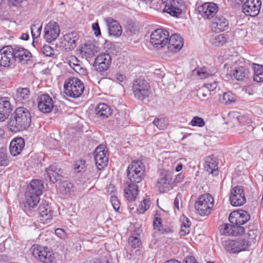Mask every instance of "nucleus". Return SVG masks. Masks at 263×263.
Returning <instances> with one entry per match:
<instances>
[{"instance_id":"f257e3e1","label":"nucleus","mask_w":263,"mask_h":263,"mask_svg":"<svg viewBox=\"0 0 263 263\" xmlns=\"http://www.w3.org/2000/svg\"><path fill=\"white\" fill-rule=\"evenodd\" d=\"M31 117L29 111L24 107L17 108L8 122L11 132L16 133L26 129L30 124Z\"/></svg>"},{"instance_id":"f03ea898","label":"nucleus","mask_w":263,"mask_h":263,"mask_svg":"<svg viewBox=\"0 0 263 263\" xmlns=\"http://www.w3.org/2000/svg\"><path fill=\"white\" fill-rule=\"evenodd\" d=\"M64 92L71 98H78L83 92L84 85L78 78L71 77L67 79L64 83Z\"/></svg>"},{"instance_id":"7ed1b4c3","label":"nucleus","mask_w":263,"mask_h":263,"mask_svg":"<svg viewBox=\"0 0 263 263\" xmlns=\"http://www.w3.org/2000/svg\"><path fill=\"white\" fill-rule=\"evenodd\" d=\"M144 173L145 166L139 160L132 161L127 168V177L132 183L140 182L144 179Z\"/></svg>"},{"instance_id":"20e7f679","label":"nucleus","mask_w":263,"mask_h":263,"mask_svg":"<svg viewBox=\"0 0 263 263\" xmlns=\"http://www.w3.org/2000/svg\"><path fill=\"white\" fill-rule=\"evenodd\" d=\"M132 90L135 98L140 101L148 98L151 93L149 83L144 79L141 78L134 80Z\"/></svg>"},{"instance_id":"39448f33","label":"nucleus","mask_w":263,"mask_h":263,"mask_svg":"<svg viewBox=\"0 0 263 263\" xmlns=\"http://www.w3.org/2000/svg\"><path fill=\"white\" fill-rule=\"evenodd\" d=\"M33 257L43 263H52L54 254L48 248L40 245H33L31 248Z\"/></svg>"},{"instance_id":"423d86ee","label":"nucleus","mask_w":263,"mask_h":263,"mask_svg":"<svg viewBox=\"0 0 263 263\" xmlns=\"http://www.w3.org/2000/svg\"><path fill=\"white\" fill-rule=\"evenodd\" d=\"M213 206L214 198L210 194L201 195L195 205L196 210L201 216L208 215Z\"/></svg>"},{"instance_id":"0eeeda50","label":"nucleus","mask_w":263,"mask_h":263,"mask_svg":"<svg viewBox=\"0 0 263 263\" xmlns=\"http://www.w3.org/2000/svg\"><path fill=\"white\" fill-rule=\"evenodd\" d=\"M111 58L109 54L101 53L96 58L93 67L94 69L102 76H106L110 66Z\"/></svg>"},{"instance_id":"6e6552de","label":"nucleus","mask_w":263,"mask_h":263,"mask_svg":"<svg viewBox=\"0 0 263 263\" xmlns=\"http://www.w3.org/2000/svg\"><path fill=\"white\" fill-rule=\"evenodd\" d=\"M169 33L163 29H157L151 34V42L158 49L163 48L168 42Z\"/></svg>"},{"instance_id":"1a4fd4ad","label":"nucleus","mask_w":263,"mask_h":263,"mask_svg":"<svg viewBox=\"0 0 263 263\" xmlns=\"http://www.w3.org/2000/svg\"><path fill=\"white\" fill-rule=\"evenodd\" d=\"M163 12H167L171 16L178 17L182 13L181 0H161Z\"/></svg>"},{"instance_id":"9d476101","label":"nucleus","mask_w":263,"mask_h":263,"mask_svg":"<svg viewBox=\"0 0 263 263\" xmlns=\"http://www.w3.org/2000/svg\"><path fill=\"white\" fill-rule=\"evenodd\" d=\"M261 5V0H247L242 6V11L246 15L255 16L259 13Z\"/></svg>"},{"instance_id":"9b49d317","label":"nucleus","mask_w":263,"mask_h":263,"mask_svg":"<svg viewBox=\"0 0 263 263\" xmlns=\"http://www.w3.org/2000/svg\"><path fill=\"white\" fill-rule=\"evenodd\" d=\"M197 11L205 19L213 18L218 11V6L213 3H205L197 8Z\"/></svg>"},{"instance_id":"f8f14e48","label":"nucleus","mask_w":263,"mask_h":263,"mask_svg":"<svg viewBox=\"0 0 263 263\" xmlns=\"http://www.w3.org/2000/svg\"><path fill=\"white\" fill-rule=\"evenodd\" d=\"M14 50L10 46L4 47L0 50V65L9 67L14 62Z\"/></svg>"},{"instance_id":"ddd939ff","label":"nucleus","mask_w":263,"mask_h":263,"mask_svg":"<svg viewBox=\"0 0 263 263\" xmlns=\"http://www.w3.org/2000/svg\"><path fill=\"white\" fill-rule=\"evenodd\" d=\"M60 30L58 24L54 22L48 23L44 28V39L48 43L55 41L59 35Z\"/></svg>"},{"instance_id":"4468645a","label":"nucleus","mask_w":263,"mask_h":263,"mask_svg":"<svg viewBox=\"0 0 263 263\" xmlns=\"http://www.w3.org/2000/svg\"><path fill=\"white\" fill-rule=\"evenodd\" d=\"M107 151L106 146L103 144L100 145L95 151V160L98 169L101 170L107 165L108 158L106 156Z\"/></svg>"},{"instance_id":"2eb2a0df","label":"nucleus","mask_w":263,"mask_h":263,"mask_svg":"<svg viewBox=\"0 0 263 263\" xmlns=\"http://www.w3.org/2000/svg\"><path fill=\"white\" fill-rule=\"evenodd\" d=\"M246 202L245 192L242 186L237 185L231 191V205L239 206Z\"/></svg>"},{"instance_id":"dca6fc26","label":"nucleus","mask_w":263,"mask_h":263,"mask_svg":"<svg viewBox=\"0 0 263 263\" xmlns=\"http://www.w3.org/2000/svg\"><path fill=\"white\" fill-rule=\"evenodd\" d=\"M37 106L39 109L44 113L50 112L53 107L52 98L47 94L40 96L38 98Z\"/></svg>"},{"instance_id":"f3484780","label":"nucleus","mask_w":263,"mask_h":263,"mask_svg":"<svg viewBox=\"0 0 263 263\" xmlns=\"http://www.w3.org/2000/svg\"><path fill=\"white\" fill-rule=\"evenodd\" d=\"M250 219V216L243 210H231V224L242 225Z\"/></svg>"},{"instance_id":"a211bd4d","label":"nucleus","mask_w":263,"mask_h":263,"mask_svg":"<svg viewBox=\"0 0 263 263\" xmlns=\"http://www.w3.org/2000/svg\"><path fill=\"white\" fill-rule=\"evenodd\" d=\"M12 110V106L10 99L2 98L0 99V121H4L8 118Z\"/></svg>"},{"instance_id":"6ab92c4d","label":"nucleus","mask_w":263,"mask_h":263,"mask_svg":"<svg viewBox=\"0 0 263 263\" xmlns=\"http://www.w3.org/2000/svg\"><path fill=\"white\" fill-rule=\"evenodd\" d=\"M167 44L168 49L171 52H176L182 48L183 39L180 35L174 34L171 36Z\"/></svg>"},{"instance_id":"aec40b11","label":"nucleus","mask_w":263,"mask_h":263,"mask_svg":"<svg viewBox=\"0 0 263 263\" xmlns=\"http://www.w3.org/2000/svg\"><path fill=\"white\" fill-rule=\"evenodd\" d=\"M229 21L223 16H216L212 21L211 27L214 31H223L229 27Z\"/></svg>"},{"instance_id":"412c9836","label":"nucleus","mask_w":263,"mask_h":263,"mask_svg":"<svg viewBox=\"0 0 263 263\" xmlns=\"http://www.w3.org/2000/svg\"><path fill=\"white\" fill-rule=\"evenodd\" d=\"M99 48L93 43H86L81 50V54L83 58L89 61L93 58L98 52Z\"/></svg>"},{"instance_id":"4be33fe9","label":"nucleus","mask_w":263,"mask_h":263,"mask_svg":"<svg viewBox=\"0 0 263 263\" xmlns=\"http://www.w3.org/2000/svg\"><path fill=\"white\" fill-rule=\"evenodd\" d=\"M172 177L168 173H165L164 176L158 179L156 188L160 193H165L171 188Z\"/></svg>"},{"instance_id":"5701e85b","label":"nucleus","mask_w":263,"mask_h":263,"mask_svg":"<svg viewBox=\"0 0 263 263\" xmlns=\"http://www.w3.org/2000/svg\"><path fill=\"white\" fill-rule=\"evenodd\" d=\"M13 56L15 61L25 63L29 60L31 57V53L24 48L17 47L13 49Z\"/></svg>"},{"instance_id":"b1692460","label":"nucleus","mask_w":263,"mask_h":263,"mask_svg":"<svg viewBox=\"0 0 263 263\" xmlns=\"http://www.w3.org/2000/svg\"><path fill=\"white\" fill-rule=\"evenodd\" d=\"M46 173L45 177H48L51 182L54 183L61 179L63 171L57 165H52L46 169Z\"/></svg>"},{"instance_id":"393cba45","label":"nucleus","mask_w":263,"mask_h":263,"mask_svg":"<svg viewBox=\"0 0 263 263\" xmlns=\"http://www.w3.org/2000/svg\"><path fill=\"white\" fill-rule=\"evenodd\" d=\"M220 233L222 235L221 241L225 250L228 252H230V236L229 224L228 223L223 224L220 226Z\"/></svg>"},{"instance_id":"a878e982","label":"nucleus","mask_w":263,"mask_h":263,"mask_svg":"<svg viewBox=\"0 0 263 263\" xmlns=\"http://www.w3.org/2000/svg\"><path fill=\"white\" fill-rule=\"evenodd\" d=\"M25 146V141L22 138L14 139L10 144L9 150L10 154L14 156L19 155Z\"/></svg>"},{"instance_id":"bb28decb","label":"nucleus","mask_w":263,"mask_h":263,"mask_svg":"<svg viewBox=\"0 0 263 263\" xmlns=\"http://www.w3.org/2000/svg\"><path fill=\"white\" fill-rule=\"evenodd\" d=\"M204 170L209 173L216 176L218 174V163L216 158L212 156L206 158Z\"/></svg>"},{"instance_id":"cd10ccee","label":"nucleus","mask_w":263,"mask_h":263,"mask_svg":"<svg viewBox=\"0 0 263 263\" xmlns=\"http://www.w3.org/2000/svg\"><path fill=\"white\" fill-rule=\"evenodd\" d=\"M111 114L110 107L105 103H100L95 109V116L96 118L104 119L108 118Z\"/></svg>"},{"instance_id":"c85d7f7f","label":"nucleus","mask_w":263,"mask_h":263,"mask_svg":"<svg viewBox=\"0 0 263 263\" xmlns=\"http://www.w3.org/2000/svg\"><path fill=\"white\" fill-rule=\"evenodd\" d=\"M39 201V196L31 194L29 192H26L24 201V208L28 210L34 208L38 204Z\"/></svg>"},{"instance_id":"c756f323","label":"nucleus","mask_w":263,"mask_h":263,"mask_svg":"<svg viewBox=\"0 0 263 263\" xmlns=\"http://www.w3.org/2000/svg\"><path fill=\"white\" fill-rule=\"evenodd\" d=\"M43 184L41 180H32L29 185L27 187V192L40 196L42 194Z\"/></svg>"},{"instance_id":"7c9ffc66","label":"nucleus","mask_w":263,"mask_h":263,"mask_svg":"<svg viewBox=\"0 0 263 263\" xmlns=\"http://www.w3.org/2000/svg\"><path fill=\"white\" fill-rule=\"evenodd\" d=\"M249 247V243L244 239L231 240V252L238 253L245 250Z\"/></svg>"},{"instance_id":"2f4dec72","label":"nucleus","mask_w":263,"mask_h":263,"mask_svg":"<svg viewBox=\"0 0 263 263\" xmlns=\"http://www.w3.org/2000/svg\"><path fill=\"white\" fill-rule=\"evenodd\" d=\"M138 194V187L136 184L130 183L127 187L124 189V196L129 201H133Z\"/></svg>"},{"instance_id":"473e14b6","label":"nucleus","mask_w":263,"mask_h":263,"mask_svg":"<svg viewBox=\"0 0 263 263\" xmlns=\"http://www.w3.org/2000/svg\"><path fill=\"white\" fill-rule=\"evenodd\" d=\"M30 97V90L27 88L19 87L16 90L15 98L17 101L24 104L28 101Z\"/></svg>"},{"instance_id":"72a5a7b5","label":"nucleus","mask_w":263,"mask_h":263,"mask_svg":"<svg viewBox=\"0 0 263 263\" xmlns=\"http://www.w3.org/2000/svg\"><path fill=\"white\" fill-rule=\"evenodd\" d=\"M108 33L111 36H119L122 33V29L119 23L115 20H108Z\"/></svg>"},{"instance_id":"f704fd0d","label":"nucleus","mask_w":263,"mask_h":263,"mask_svg":"<svg viewBox=\"0 0 263 263\" xmlns=\"http://www.w3.org/2000/svg\"><path fill=\"white\" fill-rule=\"evenodd\" d=\"M39 212L40 216L44 220H47L52 218L53 211L47 203L45 202L41 203L39 208Z\"/></svg>"},{"instance_id":"c9c22d12","label":"nucleus","mask_w":263,"mask_h":263,"mask_svg":"<svg viewBox=\"0 0 263 263\" xmlns=\"http://www.w3.org/2000/svg\"><path fill=\"white\" fill-rule=\"evenodd\" d=\"M196 72V74L200 79H205L212 76L216 73V70L214 68L210 69L207 67H203L198 69H195L194 72Z\"/></svg>"},{"instance_id":"e433bc0d","label":"nucleus","mask_w":263,"mask_h":263,"mask_svg":"<svg viewBox=\"0 0 263 263\" xmlns=\"http://www.w3.org/2000/svg\"><path fill=\"white\" fill-rule=\"evenodd\" d=\"M229 39L228 34H220L214 36L211 40V44L215 46H222Z\"/></svg>"},{"instance_id":"4c0bfd02","label":"nucleus","mask_w":263,"mask_h":263,"mask_svg":"<svg viewBox=\"0 0 263 263\" xmlns=\"http://www.w3.org/2000/svg\"><path fill=\"white\" fill-rule=\"evenodd\" d=\"M249 74L248 70L242 66L238 67L233 73V76L238 81L244 80L245 78L248 77Z\"/></svg>"},{"instance_id":"58836bf2","label":"nucleus","mask_w":263,"mask_h":263,"mask_svg":"<svg viewBox=\"0 0 263 263\" xmlns=\"http://www.w3.org/2000/svg\"><path fill=\"white\" fill-rule=\"evenodd\" d=\"M254 73L253 79L255 81L260 82L263 81V66L256 64H253Z\"/></svg>"},{"instance_id":"ea45409f","label":"nucleus","mask_w":263,"mask_h":263,"mask_svg":"<svg viewBox=\"0 0 263 263\" xmlns=\"http://www.w3.org/2000/svg\"><path fill=\"white\" fill-rule=\"evenodd\" d=\"M65 41L69 45V48L73 49L76 47V41L77 40L76 33H71L65 36Z\"/></svg>"},{"instance_id":"a19ab883","label":"nucleus","mask_w":263,"mask_h":263,"mask_svg":"<svg viewBox=\"0 0 263 263\" xmlns=\"http://www.w3.org/2000/svg\"><path fill=\"white\" fill-rule=\"evenodd\" d=\"M245 228L239 224H231V235L238 236L243 234Z\"/></svg>"},{"instance_id":"79ce46f5","label":"nucleus","mask_w":263,"mask_h":263,"mask_svg":"<svg viewBox=\"0 0 263 263\" xmlns=\"http://www.w3.org/2000/svg\"><path fill=\"white\" fill-rule=\"evenodd\" d=\"M73 187V184L69 181H63L60 185V190L64 194L69 193Z\"/></svg>"},{"instance_id":"37998d69","label":"nucleus","mask_w":263,"mask_h":263,"mask_svg":"<svg viewBox=\"0 0 263 263\" xmlns=\"http://www.w3.org/2000/svg\"><path fill=\"white\" fill-rule=\"evenodd\" d=\"M153 124L159 129L164 130L167 125V121L164 118L156 119L153 121Z\"/></svg>"},{"instance_id":"c03bdc74","label":"nucleus","mask_w":263,"mask_h":263,"mask_svg":"<svg viewBox=\"0 0 263 263\" xmlns=\"http://www.w3.org/2000/svg\"><path fill=\"white\" fill-rule=\"evenodd\" d=\"M73 168L78 173L84 172L85 170V161L83 160H79L75 161Z\"/></svg>"},{"instance_id":"a18cd8bd","label":"nucleus","mask_w":263,"mask_h":263,"mask_svg":"<svg viewBox=\"0 0 263 263\" xmlns=\"http://www.w3.org/2000/svg\"><path fill=\"white\" fill-rule=\"evenodd\" d=\"M128 243L134 249L139 247L141 244L140 238L134 236L129 237Z\"/></svg>"},{"instance_id":"49530a36","label":"nucleus","mask_w":263,"mask_h":263,"mask_svg":"<svg viewBox=\"0 0 263 263\" xmlns=\"http://www.w3.org/2000/svg\"><path fill=\"white\" fill-rule=\"evenodd\" d=\"M150 205V201L148 199H145L143 200L139 206L138 210L139 213H143L145 212L149 208Z\"/></svg>"},{"instance_id":"de8ad7c7","label":"nucleus","mask_w":263,"mask_h":263,"mask_svg":"<svg viewBox=\"0 0 263 263\" xmlns=\"http://www.w3.org/2000/svg\"><path fill=\"white\" fill-rule=\"evenodd\" d=\"M204 124L203 119L197 116L194 117L191 122V124L194 126L203 127Z\"/></svg>"},{"instance_id":"09e8293b","label":"nucleus","mask_w":263,"mask_h":263,"mask_svg":"<svg viewBox=\"0 0 263 263\" xmlns=\"http://www.w3.org/2000/svg\"><path fill=\"white\" fill-rule=\"evenodd\" d=\"M9 162L7 154L3 152H0V166H6Z\"/></svg>"},{"instance_id":"8fccbe9b","label":"nucleus","mask_w":263,"mask_h":263,"mask_svg":"<svg viewBox=\"0 0 263 263\" xmlns=\"http://www.w3.org/2000/svg\"><path fill=\"white\" fill-rule=\"evenodd\" d=\"M42 51L47 57H51L53 54V50L48 45H45L42 48Z\"/></svg>"},{"instance_id":"3c124183","label":"nucleus","mask_w":263,"mask_h":263,"mask_svg":"<svg viewBox=\"0 0 263 263\" xmlns=\"http://www.w3.org/2000/svg\"><path fill=\"white\" fill-rule=\"evenodd\" d=\"M110 202L114 209L116 211H118L120 208V203L117 197L116 196H111L110 198Z\"/></svg>"},{"instance_id":"603ef678","label":"nucleus","mask_w":263,"mask_h":263,"mask_svg":"<svg viewBox=\"0 0 263 263\" xmlns=\"http://www.w3.org/2000/svg\"><path fill=\"white\" fill-rule=\"evenodd\" d=\"M230 95L229 92H225L223 96L220 99V102L223 104H230Z\"/></svg>"},{"instance_id":"864d4df0","label":"nucleus","mask_w":263,"mask_h":263,"mask_svg":"<svg viewBox=\"0 0 263 263\" xmlns=\"http://www.w3.org/2000/svg\"><path fill=\"white\" fill-rule=\"evenodd\" d=\"M182 196L181 193H178L174 200V204L175 208L177 210H179V203H182Z\"/></svg>"},{"instance_id":"5fc2aeb1","label":"nucleus","mask_w":263,"mask_h":263,"mask_svg":"<svg viewBox=\"0 0 263 263\" xmlns=\"http://www.w3.org/2000/svg\"><path fill=\"white\" fill-rule=\"evenodd\" d=\"M180 220L181 222V227H187V224L189 225V227H191V222L186 217L183 215L180 217Z\"/></svg>"},{"instance_id":"6e6d98bb","label":"nucleus","mask_w":263,"mask_h":263,"mask_svg":"<svg viewBox=\"0 0 263 263\" xmlns=\"http://www.w3.org/2000/svg\"><path fill=\"white\" fill-rule=\"evenodd\" d=\"M187 227H181V229L179 232L180 236H184L190 233V227L189 225H186Z\"/></svg>"},{"instance_id":"4d7b16f0","label":"nucleus","mask_w":263,"mask_h":263,"mask_svg":"<svg viewBox=\"0 0 263 263\" xmlns=\"http://www.w3.org/2000/svg\"><path fill=\"white\" fill-rule=\"evenodd\" d=\"M92 28L94 31V34L96 36L101 34V31L98 23H93L92 25Z\"/></svg>"},{"instance_id":"13d9d810","label":"nucleus","mask_w":263,"mask_h":263,"mask_svg":"<svg viewBox=\"0 0 263 263\" xmlns=\"http://www.w3.org/2000/svg\"><path fill=\"white\" fill-rule=\"evenodd\" d=\"M80 61L76 57H71L68 61V64L72 68L74 67V65H76Z\"/></svg>"},{"instance_id":"bf43d9fd","label":"nucleus","mask_w":263,"mask_h":263,"mask_svg":"<svg viewBox=\"0 0 263 263\" xmlns=\"http://www.w3.org/2000/svg\"><path fill=\"white\" fill-rule=\"evenodd\" d=\"M203 87L204 88H206L207 89H208L209 91H212L213 90H214L216 87H217V84H216V82L215 81H214L213 83H208V84H204Z\"/></svg>"},{"instance_id":"052dcab7","label":"nucleus","mask_w":263,"mask_h":263,"mask_svg":"<svg viewBox=\"0 0 263 263\" xmlns=\"http://www.w3.org/2000/svg\"><path fill=\"white\" fill-rule=\"evenodd\" d=\"M161 219L156 217L155 218L154 221V227L155 229H157L158 231H161L160 227H161Z\"/></svg>"},{"instance_id":"680f3d73","label":"nucleus","mask_w":263,"mask_h":263,"mask_svg":"<svg viewBox=\"0 0 263 263\" xmlns=\"http://www.w3.org/2000/svg\"><path fill=\"white\" fill-rule=\"evenodd\" d=\"M126 77L124 74L117 73L115 74L114 79L118 82H122L125 80Z\"/></svg>"},{"instance_id":"e2e57ef3","label":"nucleus","mask_w":263,"mask_h":263,"mask_svg":"<svg viewBox=\"0 0 263 263\" xmlns=\"http://www.w3.org/2000/svg\"><path fill=\"white\" fill-rule=\"evenodd\" d=\"M72 69L77 73L80 74H82L84 72V69L82 67L79 63L76 65H74V67L72 68Z\"/></svg>"},{"instance_id":"0e129e2a","label":"nucleus","mask_w":263,"mask_h":263,"mask_svg":"<svg viewBox=\"0 0 263 263\" xmlns=\"http://www.w3.org/2000/svg\"><path fill=\"white\" fill-rule=\"evenodd\" d=\"M55 234L60 238H63L65 236L64 231L60 228H58L55 230Z\"/></svg>"},{"instance_id":"69168bd1","label":"nucleus","mask_w":263,"mask_h":263,"mask_svg":"<svg viewBox=\"0 0 263 263\" xmlns=\"http://www.w3.org/2000/svg\"><path fill=\"white\" fill-rule=\"evenodd\" d=\"M185 263H197L195 258L192 256L185 257Z\"/></svg>"},{"instance_id":"338daca9","label":"nucleus","mask_w":263,"mask_h":263,"mask_svg":"<svg viewBox=\"0 0 263 263\" xmlns=\"http://www.w3.org/2000/svg\"><path fill=\"white\" fill-rule=\"evenodd\" d=\"M247 0H231V3L234 6L237 7L242 4H243Z\"/></svg>"},{"instance_id":"774afa93","label":"nucleus","mask_w":263,"mask_h":263,"mask_svg":"<svg viewBox=\"0 0 263 263\" xmlns=\"http://www.w3.org/2000/svg\"><path fill=\"white\" fill-rule=\"evenodd\" d=\"M13 243L12 240L11 239H7L5 240V241L4 242V245L5 246V247H6V248L7 247V248H8V249H10L11 247H10L9 246L11 243Z\"/></svg>"}]
</instances>
